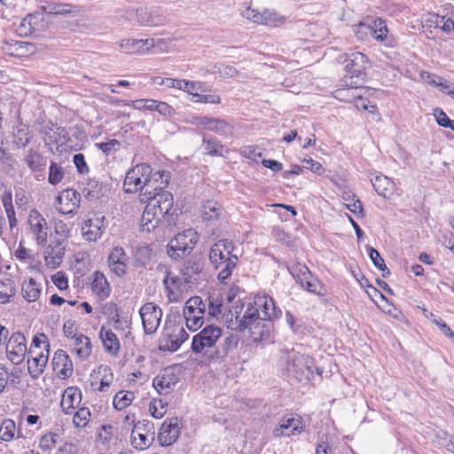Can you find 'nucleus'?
<instances>
[{
    "label": "nucleus",
    "mask_w": 454,
    "mask_h": 454,
    "mask_svg": "<svg viewBox=\"0 0 454 454\" xmlns=\"http://www.w3.org/2000/svg\"><path fill=\"white\" fill-rule=\"evenodd\" d=\"M236 302L233 310H230L231 318L227 319L228 328L238 332L248 330L254 341L262 340L270 335V322L263 320L258 307L248 304L245 313L240 316L244 304Z\"/></svg>",
    "instance_id": "nucleus-1"
},
{
    "label": "nucleus",
    "mask_w": 454,
    "mask_h": 454,
    "mask_svg": "<svg viewBox=\"0 0 454 454\" xmlns=\"http://www.w3.org/2000/svg\"><path fill=\"white\" fill-rule=\"evenodd\" d=\"M221 206L213 200H207L203 205L202 217L205 221H212L218 219L221 213Z\"/></svg>",
    "instance_id": "nucleus-41"
},
{
    "label": "nucleus",
    "mask_w": 454,
    "mask_h": 454,
    "mask_svg": "<svg viewBox=\"0 0 454 454\" xmlns=\"http://www.w3.org/2000/svg\"><path fill=\"white\" fill-rule=\"evenodd\" d=\"M203 142L206 144L207 153L210 156H221L222 153L218 151V147L223 148V145H219L215 138L203 137Z\"/></svg>",
    "instance_id": "nucleus-60"
},
{
    "label": "nucleus",
    "mask_w": 454,
    "mask_h": 454,
    "mask_svg": "<svg viewBox=\"0 0 454 454\" xmlns=\"http://www.w3.org/2000/svg\"><path fill=\"white\" fill-rule=\"evenodd\" d=\"M73 161L79 173L85 174L89 172V167L85 161V158L82 153L74 154Z\"/></svg>",
    "instance_id": "nucleus-64"
},
{
    "label": "nucleus",
    "mask_w": 454,
    "mask_h": 454,
    "mask_svg": "<svg viewBox=\"0 0 454 454\" xmlns=\"http://www.w3.org/2000/svg\"><path fill=\"white\" fill-rule=\"evenodd\" d=\"M183 313L186 320V326L188 327V329L192 331H196L197 329L200 328L203 325L204 319L202 317L192 315V311L186 313V309H184Z\"/></svg>",
    "instance_id": "nucleus-58"
},
{
    "label": "nucleus",
    "mask_w": 454,
    "mask_h": 454,
    "mask_svg": "<svg viewBox=\"0 0 454 454\" xmlns=\"http://www.w3.org/2000/svg\"><path fill=\"white\" fill-rule=\"evenodd\" d=\"M127 53H143L154 47L153 39H123L119 43Z\"/></svg>",
    "instance_id": "nucleus-20"
},
{
    "label": "nucleus",
    "mask_w": 454,
    "mask_h": 454,
    "mask_svg": "<svg viewBox=\"0 0 454 454\" xmlns=\"http://www.w3.org/2000/svg\"><path fill=\"white\" fill-rule=\"evenodd\" d=\"M22 295L27 301H36L41 294V288L36 284L34 278H29L28 281H24L21 286Z\"/></svg>",
    "instance_id": "nucleus-36"
},
{
    "label": "nucleus",
    "mask_w": 454,
    "mask_h": 454,
    "mask_svg": "<svg viewBox=\"0 0 454 454\" xmlns=\"http://www.w3.org/2000/svg\"><path fill=\"white\" fill-rule=\"evenodd\" d=\"M182 343H179L177 338L174 334H170L168 339H164L160 343V349L163 351L174 352L176 351Z\"/></svg>",
    "instance_id": "nucleus-57"
},
{
    "label": "nucleus",
    "mask_w": 454,
    "mask_h": 454,
    "mask_svg": "<svg viewBox=\"0 0 454 454\" xmlns=\"http://www.w3.org/2000/svg\"><path fill=\"white\" fill-rule=\"evenodd\" d=\"M50 6L51 8H48V10L51 15L68 16L75 15L79 12L77 6L67 3L50 2Z\"/></svg>",
    "instance_id": "nucleus-37"
},
{
    "label": "nucleus",
    "mask_w": 454,
    "mask_h": 454,
    "mask_svg": "<svg viewBox=\"0 0 454 454\" xmlns=\"http://www.w3.org/2000/svg\"><path fill=\"white\" fill-rule=\"evenodd\" d=\"M134 399V393L130 391H119L114 397V406L118 411L127 408Z\"/></svg>",
    "instance_id": "nucleus-40"
},
{
    "label": "nucleus",
    "mask_w": 454,
    "mask_h": 454,
    "mask_svg": "<svg viewBox=\"0 0 454 454\" xmlns=\"http://www.w3.org/2000/svg\"><path fill=\"white\" fill-rule=\"evenodd\" d=\"M46 354L43 352L37 353L36 350L30 348L27 351L28 356L31 357V360L27 361V369L30 376L33 379H37L44 371V368L48 362L50 344L47 341L45 346Z\"/></svg>",
    "instance_id": "nucleus-13"
},
{
    "label": "nucleus",
    "mask_w": 454,
    "mask_h": 454,
    "mask_svg": "<svg viewBox=\"0 0 454 454\" xmlns=\"http://www.w3.org/2000/svg\"><path fill=\"white\" fill-rule=\"evenodd\" d=\"M81 196L80 193L74 190H66L61 195L57 197L58 202L62 205L66 201L64 207L58 208V211L63 215L73 214L79 207Z\"/></svg>",
    "instance_id": "nucleus-19"
},
{
    "label": "nucleus",
    "mask_w": 454,
    "mask_h": 454,
    "mask_svg": "<svg viewBox=\"0 0 454 454\" xmlns=\"http://www.w3.org/2000/svg\"><path fill=\"white\" fill-rule=\"evenodd\" d=\"M369 256L374 266L382 272L383 278H388L391 274L380 254L373 247L369 248Z\"/></svg>",
    "instance_id": "nucleus-42"
},
{
    "label": "nucleus",
    "mask_w": 454,
    "mask_h": 454,
    "mask_svg": "<svg viewBox=\"0 0 454 454\" xmlns=\"http://www.w3.org/2000/svg\"><path fill=\"white\" fill-rule=\"evenodd\" d=\"M93 279L91 283V290L97 294L100 300H105L109 297L111 293V286L106 278L100 271L93 273Z\"/></svg>",
    "instance_id": "nucleus-23"
},
{
    "label": "nucleus",
    "mask_w": 454,
    "mask_h": 454,
    "mask_svg": "<svg viewBox=\"0 0 454 454\" xmlns=\"http://www.w3.org/2000/svg\"><path fill=\"white\" fill-rule=\"evenodd\" d=\"M355 197V195H353L352 198L350 195H348V198L344 197V200L348 202L346 206L353 214L363 217L364 214L362 202L358 199L356 200Z\"/></svg>",
    "instance_id": "nucleus-55"
},
{
    "label": "nucleus",
    "mask_w": 454,
    "mask_h": 454,
    "mask_svg": "<svg viewBox=\"0 0 454 454\" xmlns=\"http://www.w3.org/2000/svg\"><path fill=\"white\" fill-rule=\"evenodd\" d=\"M16 425L12 419H4L0 427V439L10 442L14 438Z\"/></svg>",
    "instance_id": "nucleus-44"
},
{
    "label": "nucleus",
    "mask_w": 454,
    "mask_h": 454,
    "mask_svg": "<svg viewBox=\"0 0 454 454\" xmlns=\"http://www.w3.org/2000/svg\"><path fill=\"white\" fill-rule=\"evenodd\" d=\"M63 177L64 171L62 167L55 162H51L49 169L48 182L52 185H56L61 182Z\"/></svg>",
    "instance_id": "nucleus-52"
},
{
    "label": "nucleus",
    "mask_w": 454,
    "mask_h": 454,
    "mask_svg": "<svg viewBox=\"0 0 454 454\" xmlns=\"http://www.w3.org/2000/svg\"><path fill=\"white\" fill-rule=\"evenodd\" d=\"M300 286L308 292L320 296L324 295L325 292L323 286L315 276L309 278V280H305Z\"/></svg>",
    "instance_id": "nucleus-49"
},
{
    "label": "nucleus",
    "mask_w": 454,
    "mask_h": 454,
    "mask_svg": "<svg viewBox=\"0 0 454 454\" xmlns=\"http://www.w3.org/2000/svg\"><path fill=\"white\" fill-rule=\"evenodd\" d=\"M180 435L179 419L176 417L165 420L158 434V441L161 446H170Z\"/></svg>",
    "instance_id": "nucleus-12"
},
{
    "label": "nucleus",
    "mask_w": 454,
    "mask_h": 454,
    "mask_svg": "<svg viewBox=\"0 0 454 454\" xmlns=\"http://www.w3.org/2000/svg\"><path fill=\"white\" fill-rule=\"evenodd\" d=\"M140 197L142 202L148 200L154 202L156 209L168 225L175 223L174 211H172L174 199L169 192L163 190V187L160 188V192H157V188H154L153 191L146 188L145 192L140 194Z\"/></svg>",
    "instance_id": "nucleus-5"
},
{
    "label": "nucleus",
    "mask_w": 454,
    "mask_h": 454,
    "mask_svg": "<svg viewBox=\"0 0 454 454\" xmlns=\"http://www.w3.org/2000/svg\"><path fill=\"white\" fill-rule=\"evenodd\" d=\"M170 178V173L168 171H160L157 170L154 173H152V170L145 175V177L144 179V185H145V191L146 188L149 189L151 187V183H153L154 184H160L159 186L163 187V189L168 185Z\"/></svg>",
    "instance_id": "nucleus-32"
},
{
    "label": "nucleus",
    "mask_w": 454,
    "mask_h": 454,
    "mask_svg": "<svg viewBox=\"0 0 454 454\" xmlns=\"http://www.w3.org/2000/svg\"><path fill=\"white\" fill-rule=\"evenodd\" d=\"M184 309H186V313H189V311H192V313H194V309H196L197 313L205 314L206 310H207V304H206V301H204L201 297L193 296V297H191L185 302V306Z\"/></svg>",
    "instance_id": "nucleus-45"
},
{
    "label": "nucleus",
    "mask_w": 454,
    "mask_h": 454,
    "mask_svg": "<svg viewBox=\"0 0 454 454\" xmlns=\"http://www.w3.org/2000/svg\"><path fill=\"white\" fill-rule=\"evenodd\" d=\"M30 170L34 172L42 171L46 166V159L37 151L30 149L24 158Z\"/></svg>",
    "instance_id": "nucleus-33"
},
{
    "label": "nucleus",
    "mask_w": 454,
    "mask_h": 454,
    "mask_svg": "<svg viewBox=\"0 0 454 454\" xmlns=\"http://www.w3.org/2000/svg\"><path fill=\"white\" fill-rule=\"evenodd\" d=\"M32 139L29 127L26 124L20 123L13 129V144L18 148H25Z\"/></svg>",
    "instance_id": "nucleus-29"
},
{
    "label": "nucleus",
    "mask_w": 454,
    "mask_h": 454,
    "mask_svg": "<svg viewBox=\"0 0 454 454\" xmlns=\"http://www.w3.org/2000/svg\"><path fill=\"white\" fill-rule=\"evenodd\" d=\"M221 244H214L209 251V261L215 269H221L222 264L227 260V257L233 256L219 249Z\"/></svg>",
    "instance_id": "nucleus-39"
},
{
    "label": "nucleus",
    "mask_w": 454,
    "mask_h": 454,
    "mask_svg": "<svg viewBox=\"0 0 454 454\" xmlns=\"http://www.w3.org/2000/svg\"><path fill=\"white\" fill-rule=\"evenodd\" d=\"M143 327L146 334H153L158 329L162 312L160 308L153 302H147L139 310Z\"/></svg>",
    "instance_id": "nucleus-8"
},
{
    "label": "nucleus",
    "mask_w": 454,
    "mask_h": 454,
    "mask_svg": "<svg viewBox=\"0 0 454 454\" xmlns=\"http://www.w3.org/2000/svg\"><path fill=\"white\" fill-rule=\"evenodd\" d=\"M51 364L59 378H69L73 374V362L67 352L62 349H58L54 353Z\"/></svg>",
    "instance_id": "nucleus-16"
},
{
    "label": "nucleus",
    "mask_w": 454,
    "mask_h": 454,
    "mask_svg": "<svg viewBox=\"0 0 454 454\" xmlns=\"http://www.w3.org/2000/svg\"><path fill=\"white\" fill-rule=\"evenodd\" d=\"M176 84V89L185 91L192 96H193L195 91L201 90L202 86V83L200 82H190L186 80H179V82Z\"/></svg>",
    "instance_id": "nucleus-56"
},
{
    "label": "nucleus",
    "mask_w": 454,
    "mask_h": 454,
    "mask_svg": "<svg viewBox=\"0 0 454 454\" xmlns=\"http://www.w3.org/2000/svg\"><path fill=\"white\" fill-rule=\"evenodd\" d=\"M99 335L106 351L111 355H117L120 350V342L116 334L111 330H106L105 326H102Z\"/></svg>",
    "instance_id": "nucleus-25"
},
{
    "label": "nucleus",
    "mask_w": 454,
    "mask_h": 454,
    "mask_svg": "<svg viewBox=\"0 0 454 454\" xmlns=\"http://www.w3.org/2000/svg\"><path fill=\"white\" fill-rule=\"evenodd\" d=\"M151 171L147 164H140L130 169L124 179L123 188L127 193H133L138 190L145 192L144 179Z\"/></svg>",
    "instance_id": "nucleus-9"
},
{
    "label": "nucleus",
    "mask_w": 454,
    "mask_h": 454,
    "mask_svg": "<svg viewBox=\"0 0 454 454\" xmlns=\"http://www.w3.org/2000/svg\"><path fill=\"white\" fill-rule=\"evenodd\" d=\"M305 428L302 419L299 415L283 417L277 427L272 431L274 437L292 436L300 434Z\"/></svg>",
    "instance_id": "nucleus-10"
},
{
    "label": "nucleus",
    "mask_w": 454,
    "mask_h": 454,
    "mask_svg": "<svg viewBox=\"0 0 454 454\" xmlns=\"http://www.w3.org/2000/svg\"><path fill=\"white\" fill-rule=\"evenodd\" d=\"M286 370L299 382L311 380L315 374L322 376L324 372L311 356L294 351L288 353Z\"/></svg>",
    "instance_id": "nucleus-4"
},
{
    "label": "nucleus",
    "mask_w": 454,
    "mask_h": 454,
    "mask_svg": "<svg viewBox=\"0 0 454 454\" xmlns=\"http://www.w3.org/2000/svg\"><path fill=\"white\" fill-rule=\"evenodd\" d=\"M258 307V311L262 309L261 315L266 322H270L272 318L278 317L281 314L280 309L277 310L275 302L271 297H258L253 304Z\"/></svg>",
    "instance_id": "nucleus-22"
},
{
    "label": "nucleus",
    "mask_w": 454,
    "mask_h": 454,
    "mask_svg": "<svg viewBox=\"0 0 454 454\" xmlns=\"http://www.w3.org/2000/svg\"><path fill=\"white\" fill-rule=\"evenodd\" d=\"M137 21L143 26L158 27L167 22L166 16L154 8H141L137 11Z\"/></svg>",
    "instance_id": "nucleus-17"
},
{
    "label": "nucleus",
    "mask_w": 454,
    "mask_h": 454,
    "mask_svg": "<svg viewBox=\"0 0 454 454\" xmlns=\"http://www.w3.org/2000/svg\"><path fill=\"white\" fill-rule=\"evenodd\" d=\"M137 433H145L153 437L154 435V426L150 420H141L135 424L132 432L131 438H135Z\"/></svg>",
    "instance_id": "nucleus-51"
},
{
    "label": "nucleus",
    "mask_w": 454,
    "mask_h": 454,
    "mask_svg": "<svg viewBox=\"0 0 454 454\" xmlns=\"http://www.w3.org/2000/svg\"><path fill=\"white\" fill-rule=\"evenodd\" d=\"M353 88L347 86H340L338 90L334 91V98L341 100V101H351L352 99L357 98L362 100V97L358 95H355L350 91Z\"/></svg>",
    "instance_id": "nucleus-54"
},
{
    "label": "nucleus",
    "mask_w": 454,
    "mask_h": 454,
    "mask_svg": "<svg viewBox=\"0 0 454 454\" xmlns=\"http://www.w3.org/2000/svg\"><path fill=\"white\" fill-rule=\"evenodd\" d=\"M81 401L82 393L80 389L70 387L64 391L60 405L63 411L66 414H69L80 404Z\"/></svg>",
    "instance_id": "nucleus-21"
},
{
    "label": "nucleus",
    "mask_w": 454,
    "mask_h": 454,
    "mask_svg": "<svg viewBox=\"0 0 454 454\" xmlns=\"http://www.w3.org/2000/svg\"><path fill=\"white\" fill-rule=\"evenodd\" d=\"M360 29L365 30V34H370L378 41H383L388 32L385 21L381 19L372 20V24L360 23Z\"/></svg>",
    "instance_id": "nucleus-24"
},
{
    "label": "nucleus",
    "mask_w": 454,
    "mask_h": 454,
    "mask_svg": "<svg viewBox=\"0 0 454 454\" xmlns=\"http://www.w3.org/2000/svg\"><path fill=\"white\" fill-rule=\"evenodd\" d=\"M154 440V435L150 436L145 433H137L135 438H131V442L137 450H145L149 448Z\"/></svg>",
    "instance_id": "nucleus-47"
},
{
    "label": "nucleus",
    "mask_w": 454,
    "mask_h": 454,
    "mask_svg": "<svg viewBox=\"0 0 454 454\" xmlns=\"http://www.w3.org/2000/svg\"><path fill=\"white\" fill-rule=\"evenodd\" d=\"M40 132L43 135L45 143L49 145L57 144L61 137H66V134H63L65 129L51 122L42 127Z\"/></svg>",
    "instance_id": "nucleus-27"
},
{
    "label": "nucleus",
    "mask_w": 454,
    "mask_h": 454,
    "mask_svg": "<svg viewBox=\"0 0 454 454\" xmlns=\"http://www.w3.org/2000/svg\"><path fill=\"white\" fill-rule=\"evenodd\" d=\"M56 434H46L43 435L39 442L40 449L43 450H51L55 447L56 444Z\"/></svg>",
    "instance_id": "nucleus-62"
},
{
    "label": "nucleus",
    "mask_w": 454,
    "mask_h": 454,
    "mask_svg": "<svg viewBox=\"0 0 454 454\" xmlns=\"http://www.w3.org/2000/svg\"><path fill=\"white\" fill-rule=\"evenodd\" d=\"M90 411L88 408L83 407L79 409L74 418L73 422L76 427H84L89 423Z\"/></svg>",
    "instance_id": "nucleus-53"
},
{
    "label": "nucleus",
    "mask_w": 454,
    "mask_h": 454,
    "mask_svg": "<svg viewBox=\"0 0 454 454\" xmlns=\"http://www.w3.org/2000/svg\"><path fill=\"white\" fill-rule=\"evenodd\" d=\"M129 256L121 247H115L108 255V265L111 271L117 277L127 273Z\"/></svg>",
    "instance_id": "nucleus-15"
},
{
    "label": "nucleus",
    "mask_w": 454,
    "mask_h": 454,
    "mask_svg": "<svg viewBox=\"0 0 454 454\" xmlns=\"http://www.w3.org/2000/svg\"><path fill=\"white\" fill-rule=\"evenodd\" d=\"M176 383V378L174 373H165L158 375L153 379V387L160 394H168L173 386Z\"/></svg>",
    "instance_id": "nucleus-30"
},
{
    "label": "nucleus",
    "mask_w": 454,
    "mask_h": 454,
    "mask_svg": "<svg viewBox=\"0 0 454 454\" xmlns=\"http://www.w3.org/2000/svg\"><path fill=\"white\" fill-rule=\"evenodd\" d=\"M223 335V330L215 325L205 326L200 333L192 337V351L200 355L207 361L218 360L220 353L217 352L218 341Z\"/></svg>",
    "instance_id": "nucleus-3"
},
{
    "label": "nucleus",
    "mask_w": 454,
    "mask_h": 454,
    "mask_svg": "<svg viewBox=\"0 0 454 454\" xmlns=\"http://www.w3.org/2000/svg\"><path fill=\"white\" fill-rule=\"evenodd\" d=\"M65 254V247H62L61 242L57 241L54 246L50 245L46 250L45 262L51 268H57L62 262Z\"/></svg>",
    "instance_id": "nucleus-26"
},
{
    "label": "nucleus",
    "mask_w": 454,
    "mask_h": 454,
    "mask_svg": "<svg viewBox=\"0 0 454 454\" xmlns=\"http://www.w3.org/2000/svg\"><path fill=\"white\" fill-rule=\"evenodd\" d=\"M2 203L4 207L7 218L15 216V211L12 205V194L11 191H5L2 195Z\"/></svg>",
    "instance_id": "nucleus-59"
},
{
    "label": "nucleus",
    "mask_w": 454,
    "mask_h": 454,
    "mask_svg": "<svg viewBox=\"0 0 454 454\" xmlns=\"http://www.w3.org/2000/svg\"><path fill=\"white\" fill-rule=\"evenodd\" d=\"M73 338L74 340V351L80 358H87L92 351V345L90 338L83 334L74 335Z\"/></svg>",
    "instance_id": "nucleus-28"
},
{
    "label": "nucleus",
    "mask_w": 454,
    "mask_h": 454,
    "mask_svg": "<svg viewBox=\"0 0 454 454\" xmlns=\"http://www.w3.org/2000/svg\"><path fill=\"white\" fill-rule=\"evenodd\" d=\"M15 291L14 283L11 279L0 281V302L7 303L10 297L15 294Z\"/></svg>",
    "instance_id": "nucleus-46"
},
{
    "label": "nucleus",
    "mask_w": 454,
    "mask_h": 454,
    "mask_svg": "<svg viewBox=\"0 0 454 454\" xmlns=\"http://www.w3.org/2000/svg\"><path fill=\"white\" fill-rule=\"evenodd\" d=\"M27 348V341L21 332L13 333L6 344V355L13 364H20L26 356Z\"/></svg>",
    "instance_id": "nucleus-7"
},
{
    "label": "nucleus",
    "mask_w": 454,
    "mask_h": 454,
    "mask_svg": "<svg viewBox=\"0 0 454 454\" xmlns=\"http://www.w3.org/2000/svg\"><path fill=\"white\" fill-rule=\"evenodd\" d=\"M239 338L235 335L230 334L229 336L225 337L223 339V343L222 344V347L217 348V352L220 353L219 359L223 358L226 356L229 353V351L236 348L238 346Z\"/></svg>",
    "instance_id": "nucleus-48"
},
{
    "label": "nucleus",
    "mask_w": 454,
    "mask_h": 454,
    "mask_svg": "<svg viewBox=\"0 0 454 454\" xmlns=\"http://www.w3.org/2000/svg\"><path fill=\"white\" fill-rule=\"evenodd\" d=\"M197 243L196 232L189 229L176 235L168 244V254L174 260H180L193 250Z\"/></svg>",
    "instance_id": "nucleus-6"
},
{
    "label": "nucleus",
    "mask_w": 454,
    "mask_h": 454,
    "mask_svg": "<svg viewBox=\"0 0 454 454\" xmlns=\"http://www.w3.org/2000/svg\"><path fill=\"white\" fill-rule=\"evenodd\" d=\"M105 220V216L100 213L93 214L82 228L83 237L89 241H96L99 239L106 227Z\"/></svg>",
    "instance_id": "nucleus-14"
},
{
    "label": "nucleus",
    "mask_w": 454,
    "mask_h": 454,
    "mask_svg": "<svg viewBox=\"0 0 454 454\" xmlns=\"http://www.w3.org/2000/svg\"><path fill=\"white\" fill-rule=\"evenodd\" d=\"M192 101L198 103L219 104L221 98L218 95H202L195 91L192 96Z\"/></svg>",
    "instance_id": "nucleus-61"
},
{
    "label": "nucleus",
    "mask_w": 454,
    "mask_h": 454,
    "mask_svg": "<svg viewBox=\"0 0 454 454\" xmlns=\"http://www.w3.org/2000/svg\"><path fill=\"white\" fill-rule=\"evenodd\" d=\"M147 205L141 217V227L143 231L150 232L154 230L157 225L164 221L154 206V202L146 201Z\"/></svg>",
    "instance_id": "nucleus-18"
},
{
    "label": "nucleus",
    "mask_w": 454,
    "mask_h": 454,
    "mask_svg": "<svg viewBox=\"0 0 454 454\" xmlns=\"http://www.w3.org/2000/svg\"><path fill=\"white\" fill-rule=\"evenodd\" d=\"M303 168L309 169L313 173L317 175L323 174L325 171L324 167L318 161L312 160L311 158H304L302 160Z\"/></svg>",
    "instance_id": "nucleus-63"
},
{
    "label": "nucleus",
    "mask_w": 454,
    "mask_h": 454,
    "mask_svg": "<svg viewBox=\"0 0 454 454\" xmlns=\"http://www.w3.org/2000/svg\"><path fill=\"white\" fill-rule=\"evenodd\" d=\"M35 18V15L28 14L20 21V24L17 27V32L20 36H27L35 31V28L33 22Z\"/></svg>",
    "instance_id": "nucleus-50"
},
{
    "label": "nucleus",
    "mask_w": 454,
    "mask_h": 454,
    "mask_svg": "<svg viewBox=\"0 0 454 454\" xmlns=\"http://www.w3.org/2000/svg\"><path fill=\"white\" fill-rule=\"evenodd\" d=\"M27 223L35 238L36 244L38 246H45L48 239L45 218L36 209H32L28 214Z\"/></svg>",
    "instance_id": "nucleus-11"
},
{
    "label": "nucleus",
    "mask_w": 454,
    "mask_h": 454,
    "mask_svg": "<svg viewBox=\"0 0 454 454\" xmlns=\"http://www.w3.org/2000/svg\"><path fill=\"white\" fill-rule=\"evenodd\" d=\"M372 184L376 192L382 197H387L394 189V183L387 176L377 175L372 179Z\"/></svg>",
    "instance_id": "nucleus-31"
},
{
    "label": "nucleus",
    "mask_w": 454,
    "mask_h": 454,
    "mask_svg": "<svg viewBox=\"0 0 454 454\" xmlns=\"http://www.w3.org/2000/svg\"><path fill=\"white\" fill-rule=\"evenodd\" d=\"M338 62L344 65L347 73L340 81V86L362 88L366 78L367 56L359 51L347 52L338 57Z\"/></svg>",
    "instance_id": "nucleus-2"
},
{
    "label": "nucleus",
    "mask_w": 454,
    "mask_h": 454,
    "mask_svg": "<svg viewBox=\"0 0 454 454\" xmlns=\"http://www.w3.org/2000/svg\"><path fill=\"white\" fill-rule=\"evenodd\" d=\"M288 270L299 285L314 276L305 264L300 262L293 263L288 267Z\"/></svg>",
    "instance_id": "nucleus-35"
},
{
    "label": "nucleus",
    "mask_w": 454,
    "mask_h": 454,
    "mask_svg": "<svg viewBox=\"0 0 454 454\" xmlns=\"http://www.w3.org/2000/svg\"><path fill=\"white\" fill-rule=\"evenodd\" d=\"M208 130L215 132L222 136H227L232 132V125L225 120L213 118Z\"/></svg>",
    "instance_id": "nucleus-43"
},
{
    "label": "nucleus",
    "mask_w": 454,
    "mask_h": 454,
    "mask_svg": "<svg viewBox=\"0 0 454 454\" xmlns=\"http://www.w3.org/2000/svg\"><path fill=\"white\" fill-rule=\"evenodd\" d=\"M238 262L239 258L237 255L227 257V260L222 264L221 269H217L219 270L217 278L220 282L226 283L227 279L231 276L233 270L236 268Z\"/></svg>",
    "instance_id": "nucleus-38"
},
{
    "label": "nucleus",
    "mask_w": 454,
    "mask_h": 454,
    "mask_svg": "<svg viewBox=\"0 0 454 454\" xmlns=\"http://www.w3.org/2000/svg\"><path fill=\"white\" fill-rule=\"evenodd\" d=\"M202 264L198 261L189 260L182 269V275L187 283H192L198 279L202 271Z\"/></svg>",
    "instance_id": "nucleus-34"
}]
</instances>
